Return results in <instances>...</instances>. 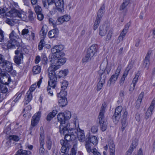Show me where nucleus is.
Returning a JSON list of instances; mask_svg holds the SVG:
<instances>
[{
  "mask_svg": "<svg viewBox=\"0 0 155 155\" xmlns=\"http://www.w3.org/2000/svg\"><path fill=\"white\" fill-rule=\"evenodd\" d=\"M126 119H122L121 120V123H122V131H123L125 129V128L126 127L127 125V123L126 121Z\"/></svg>",
  "mask_w": 155,
  "mask_h": 155,
  "instance_id": "a18cd8bd",
  "label": "nucleus"
},
{
  "mask_svg": "<svg viewBox=\"0 0 155 155\" xmlns=\"http://www.w3.org/2000/svg\"><path fill=\"white\" fill-rule=\"evenodd\" d=\"M68 72V70L65 69L60 71L58 73V76L59 78H64L67 75Z\"/></svg>",
  "mask_w": 155,
  "mask_h": 155,
  "instance_id": "bb28decb",
  "label": "nucleus"
},
{
  "mask_svg": "<svg viewBox=\"0 0 155 155\" xmlns=\"http://www.w3.org/2000/svg\"><path fill=\"white\" fill-rule=\"evenodd\" d=\"M106 107V105L105 103H104L102 104L101 107L98 118H104V114L105 112Z\"/></svg>",
  "mask_w": 155,
  "mask_h": 155,
  "instance_id": "aec40b11",
  "label": "nucleus"
},
{
  "mask_svg": "<svg viewBox=\"0 0 155 155\" xmlns=\"http://www.w3.org/2000/svg\"><path fill=\"white\" fill-rule=\"evenodd\" d=\"M107 31V28L105 25H103L100 27L99 35L101 36L105 35Z\"/></svg>",
  "mask_w": 155,
  "mask_h": 155,
  "instance_id": "412c9836",
  "label": "nucleus"
},
{
  "mask_svg": "<svg viewBox=\"0 0 155 155\" xmlns=\"http://www.w3.org/2000/svg\"><path fill=\"white\" fill-rule=\"evenodd\" d=\"M48 30V27L47 25H44L40 32V35L42 38H44L46 36Z\"/></svg>",
  "mask_w": 155,
  "mask_h": 155,
  "instance_id": "a211bd4d",
  "label": "nucleus"
},
{
  "mask_svg": "<svg viewBox=\"0 0 155 155\" xmlns=\"http://www.w3.org/2000/svg\"><path fill=\"white\" fill-rule=\"evenodd\" d=\"M99 123L101 130L103 131H105L107 127V123L104 118H98Z\"/></svg>",
  "mask_w": 155,
  "mask_h": 155,
  "instance_id": "ddd939ff",
  "label": "nucleus"
},
{
  "mask_svg": "<svg viewBox=\"0 0 155 155\" xmlns=\"http://www.w3.org/2000/svg\"><path fill=\"white\" fill-rule=\"evenodd\" d=\"M49 23L53 26L54 27L56 26V23L55 21L52 18L49 19Z\"/></svg>",
  "mask_w": 155,
  "mask_h": 155,
  "instance_id": "052dcab7",
  "label": "nucleus"
},
{
  "mask_svg": "<svg viewBox=\"0 0 155 155\" xmlns=\"http://www.w3.org/2000/svg\"><path fill=\"white\" fill-rule=\"evenodd\" d=\"M130 22L127 23L125 26L123 30L124 31H125V32H127L128 30L129 27H130Z\"/></svg>",
  "mask_w": 155,
  "mask_h": 155,
  "instance_id": "680f3d73",
  "label": "nucleus"
},
{
  "mask_svg": "<svg viewBox=\"0 0 155 155\" xmlns=\"http://www.w3.org/2000/svg\"><path fill=\"white\" fill-rule=\"evenodd\" d=\"M41 112L39 111L35 114L33 116L31 120V125L32 127H30L31 128L37 125L39 122L41 116Z\"/></svg>",
  "mask_w": 155,
  "mask_h": 155,
  "instance_id": "1a4fd4ad",
  "label": "nucleus"
},
{
  "mask_svg": "<svg viewBox=\"0 0 155 155\" xmlns=\"http://www.w3.org/2000/svg\"><path fill=\"white\" fill-rule=\"evenodd\" d=\"M121 69V65L118 66L114 74H113L109 79L110 83L116 81L118 77Z\"/></svg>",
  "mask_w": 155,
  "mask_h": 155,
  "instance_id": "f8f14e48",
  "label": "nucleus"
},
{
  "mask_svg": "<svg viewBox=\"0 0 155 155\" xmlns=\"http://www.w3.org/2000/svg\"><path fill=\"white\" fill-rule=\"evenodd\" d=\"M40 140L41 141L40 145L41 146H43L44 144V134L43 132H42V133L40 132Z\"/></svg>",
  "mask_w": 155,
  "mask_h": 155,
  "instance_id": "c03bdc74",
  "label": "nucleus"
},
{
  "mask_svg": "<svg viewBox=\"0 0 155 155\" xmlns=\"http://www.w3.org/2000/svg\"><path fill=\"white\" fill-rule=\"evenodd\" d=\"M15 53L16 55L14 57V61L17 64L19 65L21 63L23 58V53L21 51L17 50L15 51Z\"/></svg>",
  "mask_w": 155,
  "mask_h": 155,
  "instance_id": "9b49d317",
  "label": "nucleus"
},
{
  "mask_svg": "<svg viewBox=\"0 0 155 155\" xmlns=\"http://www.w3.org/2000/svg\"><path fill=\"white\" fill-rule=\"evenodd\" d=\"M57 111L56 110H54L49 113V121L54 117L57 113Z\"/></svg>",
  "mask_w": 155,
  "mask_h": 155,
  "instance_id": "f704fd0d",
  "label": "nucleus"
},
{
  "mask_svg": "<svg viewBox=\"0 0 155 155\" xmlns=\"http://www.w3.org/2000/svg\"><path fill=\"white\" fill-rule=\"evenodd\" d=\"M122 110V107L121 106H118L115 109L114 113L112 117L113 120L115 123H117L119 120Z\"/></svg>",
  "mask_w": 155,
  "mask_h": 155,
  "instance_id": "9d476101",
  "label": "nucleus"
},
{
  "mask_svg": "<svg viewBox=\"0 0 155 155\" xmlns=\"http://www.w3.org/2000/svg\"><path fill=\"white\" fill-rule=\"evenodd\" d=\"M138 145V140L136 139H135L132 141V143L130 147H132L133 149H134L136 148V147Z\"/></svg>",
  "mask_w": 155,
  "mask_h": 155,
  "instance_id": "ea45409f",
  "label": "nucleus"
},
{
  "mask_svg": "<svg viewBox=\"0 0 155 155\" xmlns=\"http://www.w3.org/2000/svg\"><path fill=\"white\" fill-rule=\"evenodd\" d=\"M57 119L60 123V132L61 134L64 135L69 130L70 124L66 120L63 113H60L57 116Z\"/></svg>",
  "mask_w": 155,
  "mask_h": 155,
  "instance_id": "20e7f679",
  "label": "nucleus"
},
{
  "mask_svg": "<svg viewBox=\"0 0 155 155\" xmlns=\"http://www.w3.org/2000/svg\"><path fill=\"white\" fill-rule=\"evenodd\" d=\"M127 32H125V31H124L123 30L122 32L120 34L119 36L118 37V39L119 40L122 41L123 39V38L125 36Z\"/></svg>",
  "mask_w": 155,
  "mask_h": 155,
  "instance_id": "603ef678",
  "label": "nucleus"
},
{
  "mask_svg": "<svg viewBox=\"0 0 155 155\" xmlns=\"http://www.w3.org/2000/svg\"><path fill=\"white\" fill-rule=\"evenodd\" d=\"M64 48V45H60L54 46L51 49L52 55L49 61V86L54 89L57 80L55 71L65 64L67 60L66 58L63 57L65 55L62 51Z\"/></svg>",
  "mask_w": 155,
  "mask_h": 155,
  "instance_id": "f257e3e1",
  "label": "nucleus"
},
{
  "mask_svg": "<svg viewBox=\"0 0 155 155\" xmlns=\"http://www.w3.org/2000/svg\"><path fill=\"white\" fill-rule=\"evenodd\" d=\"M65 90H63L62 89H61L60 92L58 94V97H65L67 95V92L66 91H65Z\"/></svg>",
  "mask_w": 155,
  "mask_h": 155,
  "instance_id": "c85d7f7f",
  "label": "nucleus"
},
{
  "mask_svg": "<svg viewBox=\"0 0 155 155\" xmlns=\"http://www.w3.org/2000/svg\"><path fill=\"white\" fill-rule=\"evenodd\" d=\"M63 0H49V5L54 4L57 10L59 12H62L64 11Z\"/></svg>",
  "mask_w": 155,
  "mask_h": 155,
  "instance_id": "0eeeda50",
  "label": "nucleus"
},
{
  "mask_svg": "<svg viewBox=\"0 0 155 155\" xmlns=\"http://www.w3.org/2000/svg\"><path fill=\"white\" fill-rule=\"evenodd\" d=\"M45 44L44 40L41 39L38 45V49L39 50H41L42 49L43 47L45 46Z\"/></svg>",
  "mask_w": 155,
  "mask_h": 155,
  "instance_id": "a19ab883",
  "label": "nucleus"
},
{
  "mask_svg": "<svg viewBox=\"0 0 155 155\" xmlns=\"http://www.w3.org/2000/svg\"><path fill=\"white\" fill-rule=\"evenodd\" d=\"M105 6L103 4L100 7V8L98 10L97 15L96 19L99 20L101 21L102 16L103 15V14L105 12Z\"/></svg>",
  "mask_w": 155,
  "mask_h": 155,
  "instance_id": "dca6fc26",
  "label": "nucleus"
},
{
  "mask_svg": "<svg viewBox=\"0 0 155 155\" xmlns=\"http://www.w3.org/2000/svg\"><path fill=\"white\" fill-rule=\"evenodd\" d=\"M139 75V74L137 73L135 75V77L134 78L132 84H134V86H135L138 80V78Z\"/></svg>",
  "mask_w": 155,
  "mask_h": 155,
  "instance_id": "58836bf2",
  "label": "nucleus"
},
{
  "mask_svg": "<svg viewBox=\"0 0 155 155\" xmlns=\"http://www.w3.org/2000/svg\"><path fill=\"white\" fill-rule=\"evenodd\" d=\"M62 16L63 18L64 21H69L70 19V16L68 15H65Z\"/></svg>",
  "mask_w": 155,
  "mask_h": 155,
  "instance_id": "69168bd1",
  "label": "nucleus"
},
{
  "mask_svg": "<svg viewBox=\"0 0 155 155\" xmlns=\"http://www.w3.org/2000/svg\"><path fill=\"white\" fill-rule=\"evenodd\" d=\"M99 76H100V80L97 84V91H100L103 87V85L105 83L106 76L104 71L102 70L99 71Z\"/></svg>",
  "mask_w": 155,
  "mask_h": 155,
  "instance_id": "6e6552de",
  "label": "nucleus"
},
{
  "mask_svg": "<svg viewBox=\"0 0 155 155\" xmlns=\"http://www.w3.org/2000/svg\"><path fill=\"white\" fill-rule=\"evenodd\" d=\"M35 10L36 14L41 12V8L38 5H35Z\"/></svg>",
  "mask_w": 155,
  "mask_h": 155,
  "instance_id": "de8ad7c7",
  "label": "nucleus"
},
{
  "mask_svg": "<svg viewBox=\"0 0 155 155\" xmlns=\"http://www.w3.org/2000/svg\"><path fill=\"white\" fill-rule=\"evenodd\" d=\"M70 144H68L67 146H62L61 149V151L62 153H65L67 150H68L69 148L71 147Z\"/></svg>",
  "mask_w": 155,
  "mask_h": 155,
  "instance_id": "2f4dec72",
  "label": "nucleus"
},
{
  "mask_svg": "<svg viewBox=\"0 0 155 155\" xmlns=\"http://www.w3.org/2000/svg\"><path fill=\"white\" fill-rule=\"evenodd\" d=\"M64 114V117L66 120L69 119L71 117V113L70 111L67 110L63 113Z\"/></svg>",
  "mask_w": 155,
  "mask_h": 155,
  "instance_id": "473e14b6",
  "label": "nucleus"
},
{
  "mask_svg": "<svg viewBox=\"0 0 155 155\" xmlns=\"http://www.w3.org/2000/svg\"><path fill=\"white\" fill-rule=\"evenodd\" d=\"M1 67H2L3 70L8 72H10L13 69L12 64L8 61H6Z\"/></svg>",
  "mask_w": 155,
  "mask_h": 155,
  "instance_id": "4468645a",
  "label": "nucleus"
},
{
  "mask_svg": "<svg viewBox=\"0 0 155 155\" xmlns=\"http://www.w3.org/2000/svg\"><path fill=\"white\" fill-rule=\"evenodd\" d=\"M6 13H5V10L3 8L0 7V15L1 16H4L6 15Z\"/></svg>",
  "mask_w": 155,
  "mask_h": 155,
  "instance_id": "774afa93",
  "label": "nucleus"
},
{
  "mask_svg": "<svg viewBox=\"0 0 155 155\" xmlns=\"http://www.w3.org/2000/svg\"><path fill=\"white\" fill-rule=\"evenodd\" d=\"M112 31L111 30H110L107 34L106 38V41H108L110 40L112 36Z\"/></svg>",
  "mask_w": 155,
  "mask_h": 155,
  "instance_id": "09e8293b",
  "label": "nucleus"
},
{
  "mask_svg": "<svg viewBox=\"0 0 155 155\" xmlns=\"http://www.w3.org/2000/svg\"><path fill=\"white\" fill-rule=\"evenodd\" d=\"M18 29L12 30L9 35L10 40L8 42L7 46L8 49L14 48L16 45H17V39L19 38V36L17 34L18 32Z\"/></svg>",
  "mask_w": 155,
  "mask_h": 155,
  "instance_id": "39448f33",
  "label": "nucleus"
},
{
  "mask_svg": "<svg viewBox=\"0 0 155 155\" xmlns=\"http://www.w3.org/2000/svg\"><path fill=\"white\" fill-rule=\"evenodd\" d=\"M5 21L6 23L12 26H13L15 24V22L11 19L7 18Z\"/></svg>",
  "mask_w": 155,
  "mask_h": 155,
  "instance_id": "3c124183",
  "label": "nucleus"
},
{
  "mask_svg": "<svg viewBox=\"0 0 155 155\" xmlns=\"http://www.w3.org/2000/svg\"><path fill=\"white\" fill-rule=\"evenodd\" d=\"M37 87L36 84H32L29 88V90L28 91H30L31 93L33 92Z\"/></svg>",
  "mask_w": 155,
  "mask_h": 155,
  "instance_id": "e2e57ef3",
  "label": "nucleus"
},
{
  "mask_svg": "<svg viewBox=\"0 0 155 155\" xmlns=\"http://www.w3.org/2000/svg\"><path fill=\"white\" fill-rule=\"evenodd\" d=\"M59 100L58 103L60 106L63 107L67 104V100L66 97L60 98Z\"/></svg>",
  "mask_w": 155,
  "mask_h": 155,
  "instance_id": "5701e85b",
  "label": "nucleus"
},
{
  "mask_svg": "<svg viewBox=\"0 0 155 155\" xmlns=\"http://www.w3.org/2000/svg\"><path fill=\"white\" fill-rule=\"evenodd\" d=\"M19 11L15 8H11L10 11L6 13V15L9 17L17 18Z\"/></svg>",
  "mask_w": 155,
  "mask_h": 155,
  "instance_id": "2eb2a0df",
  "label": "nucleus"
},
{
  "mask_svg": "<svg viewBox=\"0 0 155 155\" xmlns=\"http://www.w3.org/2000/svg\"><path fill=\"white\" fill-rule=\"evenodd\" d=\"M97 45L96 44L91 45L87 51L85 57L82 59L83 63L87 62L90 61L97 52Z\"/></svg>",
  "mask_w": 155,
  "mask_h": 155,
  "instance_id": "423d86ee",
  "label": "nucleus"
},
{
  "mask_svg": "<svg viewBox=\"0 0 155 155\" xmlns=\"http://www.w3.org/2000/svg\"><path fill=\"white\" fill-rule=\"evenodd\" d=\"M151 54L150 51H148L145 57L144 61V65H145V67L148 69L150 64L149 59L150 55Z\"/></svg>",
  "mask_w": 155,
  "mask_h": 155,
  "instance_id": "6ab92c4d",
  "label": "nucleus"
},
{
  "mask_svg": "<svg viewBox=\"0 0 155 155\" xmlns=\"http://www.w3.org/2000/svg\"><path fill=\"white\" fill-rule=\"evenodd\" d=\"M155 104V98H154L151 102L150 106L148 109L153 111Z\"/></svg>",
  "mask_w": 155,
  "mask_h": 155,
  "instance_id": "8fccbe9b",
  "label": "nucleus"
},
{
  "mask_svg": "<svg viewBox=\"0 0 155 155\" xmlns=\"http://www.w3.org/2000/svg\"><path fill=\"white\" fill-rule=\"evenodd\" d=\"M42 60L43 61H44L46 64L48 63V58L46 57V54L43 53L42 54Z\"/></svg>",
  "mask_w": 155,
  "mask_h": 155,
  "instance_id": "0e129e2a",
  "label": "nucleus"
},
{
  "mask_svg": "<svg viewBox=\"0 0 155 155\" xmlns=\"http://www.w3.org/2000/svg\"><path fill=\"white\" fill-rule=\"evenodd\" d=\"M98 127L97 126H92L91 129V132L93 133H96L98 131Z\"/></svg>",
  "mask_w": 155,
  "mask_h": 155,
  "instance_id": "bf43d9fd",
  "label": "nucleus"
},
{
  "mask_svg": "<svg viewBox=\"0 0 155 155\" xmlns=\"http://www.w3.org/2000/svg\"><path fill=\"white\" fill-rule=\"evenodd\" d=\"M38 19L40 21L42 20L44 17L43 15L41 13L37 14Z\"/></svg>",
  "mask_w": 155,
  "mask_h": 155,
  "instance_id": "338daca9",
  "label": "nucleus"
},
{
  "mask_svg": "<svg viewBox=\"0 0 155 155\" xmlns=\"http://www.w3.org/2000/svg\"><path fill=\"white\" fill-rule=\"evenodd\" d=\"M29 31L28 29L25 28L23 29L21 32V35L24 37L26 38L28 35Z\"/></svg>",
  "mask_w": 155,
  "mask_h": 155,
  "instance_id": "c9c22d12",
  "label": "nucleus"
},
{
  "mask_svg": "<svg viewBox=\"0 0 155 155\" xmlns=\"http://www.w3.org/2000/svg\"><path fill=\"white\" fill-rule=\"evenodd\" d=\"M66 140V141H65L63 140H61L60 141V143L62 146H67V145H68V144H70L68 142V141H67Z\"/></svg>",
  "mask_w": 155,
  "mask_h": 155,
  "instance_id": "864d4df0",
  "label": "nucleus"
},
{
  "mask_svg": "<svg viewBox=\"0 0 155 155\" xmlns=\"http://www.w3.org/2000/svg\"><path fill=\"white\" fill-rule=\"evenodd\" d=\"M12 8H14L15 9H18L19 8V6L17 2H12L11 3Z\"/></svg>",
  "mask_w": 155,
  "mask_h": 155,
  "instance_id": "5fc2aeb1",
  "label": "nucleus"
},
{
  "mask_svg": "<svg viewBox=\"0 0 155 155\" xmlns=\"http://www.w3.org/2000/svg\"><path fill=\"white\" fill-rule=\"evenodd\" d=\"M64 135V139L67 141H74L76 139L77 136L80 141L83 142L85 141V142L87 139L91 137H88L85 140V137L84 131L80 130L79 131H78L75 129H69Z\"/></svg>",
  "mask_w": 155,
  "mask_h": 155,
  "instance_id": "f03ea898",
  "label": "nucleus"
},
{
  "mask_svg": "<svg viewBox=\"0 0 155 155\" xmlns=\"http://www.w3.org/2000/svg\"><path fill=\"white\" fill-rule=\"evenodd\" d=\"M98 143L97 137L95 136L87 139L85 142V146L88 153H92L94 155H101L100 153L98 152L96 149L93 148V145H96Z\"/></svg>",
  "mask_w": 155,
  "mask_h": 155,
  "instance_id": "7ed1b4c3",
  "label": "nucleus"
},
{
  "mask_svg": "<svg viewBox=\"0 0 155 155\" xmlns=\"http://www.w3.org/2000/svg\"><path fill=\"white\" fill-rule=\"evenodd\" d=\"M144 95V93L143 92H142L140 94L138 98L137 99V101H136V107L137 108H138L139 107L140 104H141V101L142 100V99Z\"/></svg>",
  "mask_w": 155,
  "mask_h": 155,
  "instance_id": "b1692460",
  "label": "nucleus"
},
{
  "mask_svg": "<svg viewBox=\"0 0 155 155\" xmlns=\"http://www.w3.org/2000/svg\"><path fill=\"white\" fill-rule=\"evenodd\" d=\"M77 145L75 144L74 145L73 147L71 149V150L70 155H76L77 151Z\"/></svg>",
  "mask_w": 155,
  "mask_h": 155,
  "instance_id": "4c0bfd02",
  "label": "nucleus"
},
{
  "mask_svg": "<svg viewBox=\"0 0 155 155\" xmlns=\"http://www.w3.org/2000/svg\"><path fill=\"white\" fill-rule=\"evenodd\" d=\"M22 155H29L31 154V152L29 150H21Z\"/></svg>",
  "mask_w": 155,
  "mask_h": 155,
  "instance_id": "13d9d810",
  "label": "nucleus"
},
{
  "mask_svg": "<svg viewBox=\"0 0 155 155\" xmlns=\"http://www.w3.org/2000/svg\"><path fill=\"white\" fill-rule=\"evenodd\" d=\"M9 138L10 140H12L15 141H18L19 140V137L16 135H10Z\"/></svg>",
  "mask_w": 155,
  "mask_h": 155,
  "instance_id": "37998d69",
  "label": "nucleus"
},
{
  "mask_svg": "<svg viewBox=\"0 0 155 155\" xmlns=\"http://www.w3.org/2000/svg\"><path fill=\"white\" fill-rule=\"evenodd\" d=\"M128 74L127 73V72H126V71H124L123 75L122 76L121 78L119 81V84L120 85H122L123 84L124 81H125L126 78Z\"/></svg>",
  "mask_w": 155,
  "mask_h": 155,
  "instance_id": "7c9ffc66",
  "label": "nucleus"
},
{
  "mask_svg": "<svg viewBox=\"0 0 155 155\" xmlns=\"http://www.w3.org/2000/svg\"><path fill=\"white\" fill-rule=\"evenodd\" d=\"M129 2L128 0H125L121 5L120 9V10H122L124 9L129 4Z\"/></svg>",
  "mask_w": 155,
  "mask_h": 155,
  "instance_id": "72a5a7b5",
  "label": "nucleus"
},
{
  "mask_svg": "<svg viewBox=\"0 0 155 155\" xmlns=\"http://www.w3.org/2000/svg\"><path fill=\"white\" fill-rule=\"evenodd\" d=\"M34 15L33 12L31 11L29 12V15L28 16V18L29 20L31 21H32L34 20L35 17L34 16Z\"/></svg>",
  "mask_w": 155,
  "mask_h": 155,
  "instance_id": "49530a36",
  "label": "nucleus"
},
{
  "mask_svg": "<svg viewBox=\"0 0 155 155\" xmlns=\"http://www.w3.org/2000/svg\"><path fill=\"white\" fill-rule=\"evenodd\" d=\"M100 22V21L96 19L94 25V30H96V29L98 28Z\"/></svg>",
  "mask_w": 155,
  "mask_h": 155,
  "instance_id": "6e6d98bb",
  "label": "nucleus"
},
{
  "mask_svg": "<svg viewBox=\"0 0 155 155\" xmlns=\"http://www.w3.org/2000/svg\"><path fill=\"white\" fill-rule=\"evenodd\" d=\"M108 145L110 149V155H115V148L113 142H110L109 143Z\"/></svg>",
  "mask_w": 155,
  "mask_h": 155,
  "instance_id": "4be33fe9",
  "label": "nucleus"
},
{
  "mask_svg": "<svg viewBox=\"0 0 155 155\" xmlns=\"http://www.w3.org/2000/svg\"><path fill=\"white\" fill-rule=\"evenodd\" d=\"M58 29H53L49 31V38H50L54 37L58 35Z\"/></svg>",
  "mask_w": 155,
  "mask_h": 155,
  "instance_id": "a878e982",
  "label": "nucleus"
},
{
  "mask_svg": "<svg viewBox=\"0 0 155 155\" xmlns=\"http://www.w3.org/2000/svg\"><path fill=\"white\" fill-rule=\"evenodd\" d=\"M34 33L31 32L30 35H29L28 34V35L27 37L26 38V39L27 40H28V41H31L34 40Z\"/></svg>",
  "mask_w": 155,
  "mask_h": 155,
  "instance_id": "79ce46f5",
  "label": "nucleus"
},
{
  "mask_svg": "<svg viewBox=\"0 0 155 155\" xmlns=\"http://www.w3.org/2000/svg\"><path fill=\"white\" fill-rule=\"evenodd\" d=\"M32 97V93L30 91H28L26 94L25 97V103L26 104L31 101Z\"/></svg>",
  "mask_w": 155,
  "mask_h": 155,
  "instance_id": "393cba45",
  "label": "nucleus"
},
{
  "mask_svg": "<svg viewBox=\"0 0 155 155\" xmlns=\"http://www.w3.org/2000/svg\"><path fill=\"white\" fill-rule=\"evenodd\" d=\"M68 82L66 81H63L61 83V88L63 90H66L68 85Z\"/></svg>",
  "mask_w": 155,
  "mask_h": 155,
  "instance_id": "e433bc0d",
  "label": "nucleus"
},
{
  "mask_svg": "<svg viewBox=\"0 0 155 155\" xmlns=\"http://www.w3.org/2000/svg\"><path fill=\"white\" fill-rule=\"evenodd\" d=\"M6 61L4 58L3 56L0 54V66H2Z\"/></svg>",
  "mask_w": 155,
  "mask_h": 155,
  "instance_id": "4d7b16f0",
  "label": "nucleus"
},
{
  "mask_svg": "<svg viewBox=\"0 0 155 155\" xmlns=\"http://www.w3.org/2000/svg\"><path fill=\"white\" fill-rule=\"evenodd\" d=\"M27 15L22 10H19L17 18H18V20H22L25 21L26 20Z\"/></svg>",
  "mask_w": 155,
  "mask_h": 155,
  "instance_id": "f3484780",
  "label": "nucleus"
},
{
  "mask_svg": "<svg viewBox=\"0 0 155 155\" xmlns=\"http://www.w3.org/2000/svg\"><path fill=\"white\" fill-rule=\"evenodd\" d=\"M41 69V68L40 66H36L33 67L32 71L34 74H37L40 73Z\"/></svg>",
  "mask_w": 155,
  "mask_h": 155,
  "instance_id": "c756f323",
  "label": "nucleus"
},
{
  "mask_svg": "<svg viewBox=\"0 0 155 155\" xmlns=\"http://www.w3.org/2000/svg\"><path fill=\"white\" fill-rule=\"evenodd\" d=\"M153 112V110L148 108L145 114V119L147 120L148 118H150L152 115Z\"/></svg>",
  "mask_w": 155,
  "mask_h": 155,
  "instance_id": "cd10ccee",
  "label": "nucleus"
}]
</instances>
